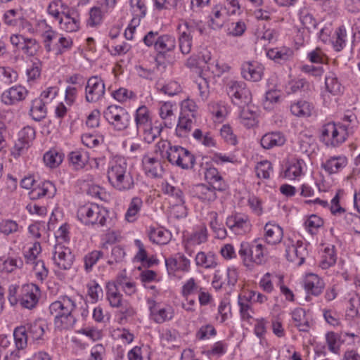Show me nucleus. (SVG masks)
I'll return each mask as SVG.
<instances>
[{"label": "nucleus", "instance_id": "1", "mask_svg": "<svg viewBox=\"0 0 360 360\" xmlns=\"http://www.w3.org/2000/svg\"><path fill=\"white\" fill-rule=\"evenodd\" d=\"M75 300L68 295L60 296L49 306V311L54 318L55 329L59 331L72 330L77 320L75 316Z\"/></svg>", "mask_w": 360, "mask_h": 360}, {"label": "nucleus", "instance_id": "2", "mask_svg": "<svg viewBox=\"0 0 360 360\" xmlns=\"http://www.w3.org/2000/svg\"><path fill=\"white\" fill-rule=\"evenodd\" d=\"M107 178L117 191H127L134 186V180L124 157L113 156L108 163Z\"/></svg>", "mask_w": 360, "mask_h": 360}, {"label": "nucleus", "instance_id": "3", "mask_svg": "<svg viewBox=\"0 0 360 360\" xmlns=\"http://www.w3.org/2000/svg\"><path fill=\"white\" fill-rule=\"evenodd\" d=\"M155 151L172 165L182 169L191 168L195 163V158L188 150L180 146L172 145L167 140L158 141L155 144Z\"/></svg>", "mask_w": 360, "mask_h": 360}, {"label": "nucleus", "instance_id": "4", "mask_svg": "<svg viewBox=\"0 0 360 360\" xmlns=\"http://www.w3.org/2000/svg\"><path fill=\"white\" fill-rule=\"evenodd\" d=\"M46 329L47 325L41 319L17 326L13 330L15 343L20 348H25L28 338H30L35 344H42L46 340Z\"/></svg>", "mask_w": 360, "mask_h": 360}, {"label": "nucleus", "instance_id": "5", "mask_svg": "<svg viewBox=\"0 0 360 360\" xmlns=\"http://www.w3.org/2000/svg\"><path fill=\"white\" fill-rule=\"evenodd\" d=\"M238 254L243 264L249 269L264 264L267 256L266 248L259 239L241 242Z\"/></svg>", "mask_w": 360, "mask_h": 360}, {"label": "nucleus", "instance_id": "6", "mask_svg": "<svg viewBox=\"0 0 360 360\" xmlns=\"http://www.w3.org/2000/svg\"><path fill=\"white\" fill-rule=\"evenodd\" d=\"M77 217L86 226H104L109 217V211L96 203H86L78 208Z\"/></svg>", "mask_w": 360, "mask_h": 360}, {"label": "nucleus", "instance_id": "7", "mask_svg": "<svg viewBox=\"0 0 360 360\" xmlns=\"http://www.w3.org/2000/svg\"><path fill=\"white\" fill-rule=\"evenodd\" d=\"M148 47H153L158 56L166 57L174 51L176 41L174 36L169 34H160L157 31H149L143 39Z\"/></svg>", "mask_w": 360, "mask_h": 360}, {"label": "nucleus", "instance_id": "8", "mask_svg": "<svg viewBox=\"0 0 360 360\" xmlns=\"http://www.w3.org/2000/svg\"><path fill=\"white\" fill-rule=\"evenodd\" d=\"M349 134L347 126L328 122L321 127L320 139L328 147H338L346 141Z\"/></svg>", "mask_w": 360, "mask_h": 360}, {"label": "nucleus", "instance_id": "9", "mask_svg": "<svg viewBox=\"0 0 360 360\" xmlns=\"http://www.w3.org/2000/svg\"><path fill=\"white\" fill-rule=\"evenodd\" d=\"M104 117L116 131H123L131 123V116L127 110L119 105H111L103 112Z\"/></svg>", "mask_w": 360, "mask_h": 360}, {"label": "nucleus", "instance_id": "10", "mask_svg": "<svg viewBox=\"0 0 360 360\" xmlns=\"http://www.w3.org/2000/svg\"><path fill=\"white\" fill-rule=\"evenodd\" d=\"M106 300L111 307L120 309V312L124 317L132 316L134 314L133 308L123 300L120 288L114 281L106 283Z\"/></svg>", "mask_w": 360, "mask_h": 360}, {"label": "nucleus", "instance_id": "11", "mask_svg": "<svg viewBox=\"0 0 360 360\" xmlns=\"http://www.w3.org/2000/svg\"><path fill=\"white\" fill-rule=\"evenodd\" d=\"M285 257L287 259L300 266L304 262L305 257L308 254L307 245L301 240L294 241L288 238L284 241Z\"/></svg>", "mask_w": 360, "mask_h": 360}, {"label": "nucleus", "instance_id": "12", "mask_svg": "<svg viewBox=\"0 0 360 360\" xmlns=\"http://www.w3.org/2000/svg\"><path fill=\"white\" fill-rule=\"evenodd\" d=\"M227 92L234 104L243 106L252 101V94L243 82L230 81L227 85Z\"/></svg>", "mask_w": 360, "mask_h": 360}, {"label": "nucleus", "instance_id": "13", "mask_svg": "<svg viewBox=\"0 0 360 360\" xmlns=\"http://www.w3.org/2000/svg\"><path fill=\"white\" fill-rule=\"evenodd\" d=\"M198 28V25L193 22L182 21L178 25V41L181 53L184 55L188 54L193 46L192 33Z\"/></svg>", "mask_w": 360, "mask_h": 360}, {"label": "nucleus", "instance_id": "14", "mask_svg": "<svg viewBox=\"0 0 360 360\" xmlns=\"http://www.w3.org/2000/svg\"><path fill=\"white\" fill-rule=\"evenodd\" d=\"M40 295L38 285L34 283L24 284L20 286L19 304L22 308L32 309L36 307Z\"/></svg>", "mask_w": 360, "mask_h": 360}, {"label": "nucleus", "instance_id": "15", "mask_svg": "<svg viewBox=\"0 0 360 360\" xmlns=\"http://www.w3.org/2000/svg\"><path fill=\"white\" fill-rule=\"evenodd\" d=\"M147 304L150 318L157 323L169 321L174 316V309L170 305H162L152 299H148Z\"/></svg>", "mask_w": 360, "mask_h": 360}, {"label": "nucleus", "instance_id": "16", "mask_svg": "<svg viewBox=\"0 0 360 360\" xmlns=\"http://www.w3.org/2000/svg\"><path fill=\"white\" fill-rule=\"evenodd\" d=\"M226 224L231 231L236 235H245L252 229V224L249 216L243 213H234L229 216Z\"/></svg>", "mask_w": 360, "mask_h": 360}, {"label": "nucleus", "instance_id": "17", "mask_svg": "<svg viewBox=\"0 0 360 360\" xmlns=\"http://www.w3.org/2000/svg\"><path fill=\"white\" fill-rule=\"evenodd\" d=\"M53 261L56 266L60 270L70 269L75 261V256L70 249L58 243L54 246Z\"/></svg>", "mask_w": 360, "mask_h": 360}, {"label": "nucleus", "instance_id": "18", "mask_svg": "<svg viewBox=\"0 0 360 360\" xmlns=\"http://www.w3.org/2000/svg\"><path fill=\"white\" fill-rule=\"evenodd\" d=\"M105 93L104 82L98 77H90L85 87V99L89 103H96L101 100Z\"/></svg>", "mask_w": 360, "mask_h": 360}, {"label": "nucleus", "instance_id": "19", "mask_svg": "<svg viewBox=\"0 0 360 360\" xmlns=\"http://www.w3.org/2000/svg\"><path fill=\"white\" fill-rule=\"evenodd\" d=\"M230 16L226 11V6L221 3L214 5L208 15V25L214 30H221L227 20V17Z\"/></svg>", "mask_w": 360, "mask_h": 360}, {"label": "nucleus", "instance_id": "20", "mask_svg": "<svg viewBox=\"0 0 360 360\" xmlns=\"http://www.w3.org/2000/svg\"><path fill=\"white\" fill-rule=\"evenodd\" d=\"M59 27L66 32H75L80 28V18L74 9L62 12L61 18L58 20Z\"/></svg>", "mask_w": 360, "mask_h": 360}, {"label": "nucleus", "instance_id": "21", "mask_svg": "<svg viewBox=\"0 0 360 360\" xmlns=\"http://www.w3.org/2000/svg\"><path fill=\"white\" fill-rule=\"evenodd\" d=\"M28 91L21 85H15L5 90L1 96V101L7 105H13L23 101L27 96Z\"/></svg>", "mask_w": 360, "mask_h": 360}, {"label": "nucleus", "instance_id": "22", "mask_svg": "<svg viewBox=\"0 0 360 360\" xmlns=\"http://www.w3.org/2000/svg\"><path fill=\"white\" fill-rule=\"evenodd\" d=\"M165 265L169 274H174L176 271L188 272L191 261L182 253H177L174 257L165 259Z\"/></svg>", "mask_w": 360, "mask_h": 360}, {"label": "nucleus", "instance_id": "23", "mask_svg": "<svg viewBox=\"0 0 360 360\" xmlns=\"http://www.w3.org/2000/svg\"><path fill=\"white\" fill-rule=\"evenodd\" d=\"M241 74L248 81L258 82L263 77L264 67L257 61L244 62L241 66Z\"/></svg>", "mask_w": 360, "mask_h": 360}, {"label": "nucleus", "instance_id": "24", "mask_svg": "<svg viewBox=\"0 0 360 360\" xmlns=\"http://www.w3.org/2000/svg\"><path fill=\"white\" fill-rule=\"evenodd\" d=\"M348 164V159L344 155L330 156L321 165L328 174L332 175L340 172Z\"/></svg>", "mask_w": 360, "mask_h": 360}, {"label": "nucleus", "instance_id": "25", "mask_svg": "<svg viewBox=\"0 0 360 360\" xmlns=\"http://www.w3.org/2000/svg\"><path fill=\"white\" fill-rule=\"evenodd\" d=\"M56 193L55 185L50 181H44L39 183L29 192L31 200H38L44 197L51 198Z\"/></svg>", "mask_w": 360, "mask_h": 360}, {"label": "nucleus", "instance_id": "26", "mask_svg": "<svg viewBox=\"0 0 360 360\" xmlns=\"http://www.w3.org/2000/svg\"><path fill=\"white\" fill-rule=\"evenodd\" d=\"M207 240L208 232L207 227L203 224L196 226L184 240L186 251H188L191 247L205 243Z\"/></svg>", "mask_w": 360, "mask_h": 360}, {"label": "nucleus", "instance_id": "27", "mask_svg": "<svg viewBox=\"0 0 360 360\" xmlns=\"http://www.w3.org/2000/svg\"><path fill=\"white\" fill-rule=\"evenodd\" d=\"M306 170L307 165L304 160L294 158L288 162L284 176L290 180H295L304 175Z\"/></svg>", "mask_w": 360, "mask_h": 360}, {"label": "nucleus", "instance_id": "28", "mask_svg": "<svg viewBox=\"0 0 360 360\" xmlns=\"http://www.w3.org/2000/svg\"><path fill=\"white\" fill-rule=\"evenodd\" d=\"M217 188L215 186L201 184L193 188L192 193L195 198H197L202 202L210 203L217 199Z\"/></svg>", "mask_w": 360, "mask_h": 360}, {"label": "nucleus", "instance_id": "29", "mask_svg": "<svg viewBox=\"0 0 360 360\" xmlns=\"http://www.w3.org/2000/svg\"><path fill=\"white\" fill-rule=\"evenodd\" d=\"M264 239L269 245H276L283 237V229L274 221L267 222L264 227Z\"/></svg>", "mask_w": 360, "mask_h": 360}, {"label": "nucleus", "instance_id": "30", "mask_svg": "<svg viewBox=\"0 0 360 360\" xmlns=\"http://www.w3.org/2000/svg\"><path fill=\"white\" fill-rule=\"evenodd\" d=\"M255 294V291H249L238 295V304L240 307L241 318L243 320H249L252 317V300Z\"/></svg>", "mask_w": 360, "mask_h": 360}, {"label": "nucleus", "instance_id": "31", "mask_svg": "<svg viewBox=\"0 0 360 360\" xmlns=\"http://www.w3.org/2000/svg\"><path fill=\"white\" fill-rule=\"evenodd\" d=\"M286 142L285 136L280 131H272L265 134L260 140L263 148L269 150L274 147H280Z\"/></svg>", "mask_w": 360, "mask_h": 360}, {"label": "nucleus", "instance_id": "32", "mask_svg": "<svg viewBox=\"0 0 360 360\" xmlns=\"http://www.w3.org/2000/svg\"><path fill=\"white\" fill-rule=\"evenodd\" d=\"M142 165L146 174L152 178L160 176L163 169L161 162L155 158L150 155H144L142 159Z\"/></svg>", "mask_w": 360, "mask_h": 360}, {"label": "nucleus", "instance_id": "33", "mask_svg": "<svg viewBox=\"0 0 360 360\" xmlns=\"http://www.w3.org/2000/svg\"><path fill=\"white\" fill-rule=\"evenodd\" d=\"M325 287L323 281L314 274H309L304 279V288L311 294L318 296L319 295Z\"/></svg>", "mask_w": 360, "mask_h": 360}, {"label": "nucleus", "instance_id": "34", "mask_svg": "<svg viewBox=\"0 0 360 360\" xmlns=\"http://www.w3.org/2000/svg\"><path fill=\"white\" fill-rule=\"evenodd\" d=\"M349 40V34L345 25L337 27L332 37L331 42L335 51H341L347 45Z\"/></svg>", "mask_w": 360, "mask_h": 360}, {"label": "nucleus", "instance_id": "35", "mask_svg": "<svg viewBox=\"0 0 360 360\" xmlns=\"http://www.w3.org/2000/svg\"><path fill=\"white\" fill-rule=\"evenodd\" d=\"M267 56L278 63L291 60L294 57V51L286 46L269 49L266 53Z\"/></svg>", "mask_w": 360, "mask_h": 360}, {"label": "nucleus", "instance_id": "36", "mask_svg": "<svg viewBox=\"0 0 360 360\" xmlns=\"http://www.w3.org/2000/svg\"><path fill=\"white\" fill-rule=\"evenodd\" d=\"M292 321L294 326L302 332H308L310 329L309 319L306 311L302 308H296L291 312Z\"/></svg>", "mask_w": 360, "mask_h": 360}, {"label": "nucleus", "instance_id": "37", "mask_svg": "<svg viewBox=\"0 0 360 360\" xmlns=\"http://www.w3.org/2000/svg\"><path fill=\"white\" fill-rule=\"evenodd\" d=\"M162 130V124L155 121L147 127L139 129L138 131L142 134L143 139L146 143H150L160 135Z\"/></svg>", "mask_w": 360, "mask_h": 360}, {"label": "nucleus", "instance_id": "38", "mask_svg": "<svg viewBox=\"0 0 360 360\" xmlns=\"http://www.w3.org/2000/svg\"><path fill=\"white\" fill-rule=\"evenodd\" d=\"M195 262L198 266L204 269H214L218 265L217 256L211 252H198L195 257Z\"/></svg>", "mask_w": 360, "mask_h": 360}, {"label": "nucleus", "instance_id": "39", "mask_svg": "<svg viewBox=\"0 0 360 360\" xmlns=\"http://www.w3.org/2000/svg\"><path fill=\"white\" fill-rule=\"evenodd\" d=\"M142 206L143 200L141 198L139 197L132 198L124 214L125 220L129 223L135 222L139 218Z\"/></svg>", "mask_w": 360, "mask_h": 360}, {"label": "nucleus", "instance_id": "40", "mask_svg": "<svg viewBox=\"0 0 360 360\" xmlns=\"http://www.w3.org/2000/svg\"><path fill=\"white\" fill-rule=\"evenodd\" d=\"M174 105L171 102H164L160 103L159 108V115L163 120L165 127L170 128L173 126L175 116L174 114Z\"/></svg>", "mask_w": 360, "mask_h": 360}, {"label": "nucleus", "instance_id": "41", "mask_svg": "<svg viewBox=\"0 0 360 360\" xmlns=\"http://www.w3.org/2000/svg\"><path fill=\"white\" fill-rule=\"evenodd\" d=\"M134 120L137 131L153 122L150 112L146 105H141L136 109Z\"/></svg>", "mask_w": 360, "mask_h": 360}, {"label": "nucleus", "instance_id": "42", "mask_svg": "<svg viewBox=\"0 0 360 360\" xmlns=\"http://www.w3.org/2000/svg\"><path fill=\"white\" fill-rule=\"evenodd\" d=\"M313 110L312 104L304 100L294 102L290 105L292 114L297 117H309L311 115Z\"/></svg>", "mask_w": 360, "mask_h": 360}, {"label": "nucleus", "instance_id": "43", "mask_svg": "<svg viewBox=\"0 0 360 360\" xmlns=\"http://www.w3.org/2000/svg\"><path fill=\"white\" fill-rule=\"evenodd\" d=\"M326 89L330 94L336 96L343 91V86L339 81L338 76L335 72H328L325 77Z\"/></svg>", "mask_w": 360, "mask_h": 360}, {"label": "nucleus", "instance_id": "44", "mask_svg": "<svg viewBox=\"0 0 360 360\" xmlns=\"http://www.w3.org/2000/svg\"><path fill=\"white\" fill-rule=\"evenodd\" d=\"M148 237L153 243L165 245L170 240L171 233L162 228H153L150 229Z\"/></svg>", "mask_w": 360, "mask_h": 360}, {"label": "nucleus", "instance_id": "45", "mask_svg": "<svg viewBox=\"0 0 360 360\" xmlns=\"http://www.w3.org/2000/svg\"><path fill=\"white\" fill-rule=\"evenodd\" d=\"M283 281V276L266 273L260 279L259 285L264 292L270 293L274 290V283L278 285Z\"/></svg>", "mask_w": 360, "mask_h": 360}, {"label": "nucleus", "instance_id": "46", "mask_svg": "<svg viewBox=\"0 0 360 360\" xmlns=\"http://www.w3.org/2000/svg\"><path fill=\"white\" fill-rule=\"evenodd\" d=\"M41 48L38 40L32 37H25L20 50L27 57H34L38 54Z\"/></svg>", "mask_w": 360, "mask_h": 360}, {"label": "nucleus", "instance_id": "47", "mask_svg": "<svg viewBox=\"0 0 360 360\" xmlns=\"http://www.w3.org/2000/svg\"><path fill=\"white\" fill-rule=\"evenodd\" d=\"M69 160L76 170L83 169L89 162L88 153L82 150L72 151L69 154Z\"/></svg>", "mask_w": 360, "mask_h": 360}, {"label": "nucleus", "instance_id": "48", "mask_svg": "<svg viewBox=\"0 0 360 360\" xmlns=\"http://www.w3.org/2000/svg\"><path fill=\"white\" fill-rule=\"evenodd\" d=\"M162 190L165 194L168 195L171 198L170 204L185 202L184 193L179 188L165 182L162 185Z\"/></svg>", "mask_w": 360, "mask_h": 360}, {"label": "nucleus", "instance_id": "49", "mask_svg": "<svg viewBox=\"0 0 360 360\" xmlns=\"http://www.w3.org/2000/svg\"><path fill=\"white\" fill-rule=\"evenodd\" d=\"M193 119L186 115H180L176 127V134L179 137H186L193 126Z\"/></svg>", "mask_w": 360, "mask_h": 360}, {"label": "nucleus", "instance_id": "50", "mask_svg": "<svg viewBox=\"0 0 360 360\" xmlns=\"http://www.w3.org/2000/svg\"><path fill=\"white\" fill-rule=\"evenodd\" d=\"M42 99L36 98L32 101L30 115L35 121H40L46 115V108Z\"/></svg>", "mask_w": 360, "mask_h": 360}, {"label": "nucleus", "instance_id": "51", "mask_svg": "<svg viewBox=\"0 0 360 360\" xmlns=\"http://www.w3.org/2000/svg\"><path fill=\"white\" fill-rule=\"evenodd\" d=\"M160 341L163 346L172 347L179 341V333L175 329L167 328L160 335Z\"/></svg>", "mask_w": 360, "mask_h": 360}, {"label": "nucleus", "instance_id": "52", "mask_svg": "<svg viewBox=\"0 0 360 360\" xmlns=\"http://www.w3.org/2000/svg\"><path fill=\"white\" fill-rule=\"evenodd\" d=\"M336 259L335 247L333 245H328L324 248L319 266L323 269H327L335 264Z\"/></svg>", "mask_w": 360, "mask_h": 360}, {"label": "nucleus", "instance_id": "53", "mask_svg": "<svg viewBox=\"0 0 360 360\" xmlns=\"http://www.w3.org/2000/svg\"><path fill=\"white\" fill-rule=\"evenodd\" d=\"M70 8L62 0H52L48 5L47 13L55 20H58L62 12L69 10Z\"/></svg>", "mask_w": 360, "mask_h": 360}, {"label": "nucleus", "instance_id": "54", "mask_svg": "<svg viewBox=\"0 0 360 360\" xmlns=\"http://www.w3.org/2000/svg\"><path fill=\"white\" fill-rule=\"evenodd\" d=\"M63 158L64 155L62 153L55 149H51L44 153L43 159L47 167L56 168L62 163Z\"/></svg>", "mask_w": 360, "mask_h": 360}, {"label": "nucleus", "instance_id": "55", "mask_svg": "<svg viewBox=\"0 0 360 360\" xmlns=\"http://www.w3.org/2000/svg\"><path fill=\"white\" fill-rule=\"evenodd\" d=\"M23 262L20 257H8L5 259H0V271L6 273H11L16 269L22 266Z\"/></svg>", "mask_w": 360, "mask_h": 360}, {"label": "nucleus", "instance_id": "56", "mask_svg": "<svg viewBox=\"0 0 360 360\" xmlns=\"http://www.w3.org/2000/svg\"><path fill=\"white\" fill-rule=\"evenodd\" d=\"M205 177L210 184H217L215 187L217 188L218 191L225 189V184L222 181V177L216 168L210 167L207 169Z\"/></svg>", "mask_w": 360, "mask_h": 360}, {"label": "nucleus", "instance_id": "57", "mask_svg": "<svg viewBox=\"0 0 360 360\" xmlns=\"http://www.w3.org/2000/svg\"><path fill=\"white\" fill-rule=\"evenodd\" d=\"M23 16L21 10L10 9L5 12L4 21L8 26L18 27Z\"/></svg>", "mask_w": 360, "mask_h": 360}, {"label": "nucleus", "instance_id": "58", "mask_svg": "<svg viewBox=\"0 0 360 360\" xmlns=\"http://www.w3.org/2000/svg\"><path fill=\"white\" fill-rule=\"evenodd\" d=\"M114 281L127 295H132L136 292V283L123 275L118 276Z\"/></svg>", "mask_w": 360, "mask_h": 360}, {"label": "nucleus", "instance_id": "59", "mask_svg": "<svg viewBox=\"0 0 360 360\" xmlns=\"http://www.w3.org/2000/svg\"><path fill=\"white\" fill-rule=\"evenodd\" d=\"M73 46V41L71 37L60 35L58 41L54 46L56 56H61L69 51Z\"/></svg>", "mask_w": 360, "mask_h": 360}, {"label": "nucleus", "instance_id": "60", "mask_svg": "<svg viewBox=\"0 0 360 360\" xmlns=\"http://www.w3.org/2000/svg\"><path fill=\"white\" fill-rule=\"evenodd\" d=\"M323 224V219L316 214L309 216L304 221V227L311 235L316 234Z\"/></svg>", "mask_w": 360, "mask_h": 360}, {"label": "nucleus", "instance_id": "61", "mask_svg": "<svg viewBox=\"0 0 360 360\" xmlns=\"http://www.w3.org/2000/svg\"><path fill=\"white\" fill-rule=\"evenodd\" d=\"M193 138L205 147H214L216 141L210 132L203 133L200 129H196L193 133Z\"/></svg>", "mask_w": 360, "mask_h": 360}, {"label": "nucleus", "instance_id": "62", "mask_svg": "<svg viewBox=\"0 0 360 360\" xmlns=\"http://www.w3.org/2000/svg\"><path fill=\"white\" fill-rule=\"evenodd\" d=\"M22 226H20L15 221L12 219H4L0 221V232L5 236L20 232Z\"/></svg>", "mask_w": 360, "mask_h": 360}, {"label": "nucleus", "instance_id": "63", "mask_svg": "<svg viewBox=\"0 0 360 360\" xmlns=\"http://www.w3.org/2000/svg\"><path fill=\"white\" fill-rule=\"evenodd\" d=\"M198 107L193 99L186 98L181 103V115L192 118L196 117Z\"/></svg>", "mask_w": 360, "mask_h": 360}, {"label": "nucleus", "instance_id": "64", "mask_svg": "<svg viewBox=\"0 0 360 360\" xmlns=\"http://www.w3.org/2000/svg\"><path fill=\"white\" fill-rule=\"evenodd\" d=\"M255 172L257 178L267 179L273 172L272 165L268 160H263L255 166Z\"/></svg>", "mask_w": 360, "mask_h": 360}]
</instances>
